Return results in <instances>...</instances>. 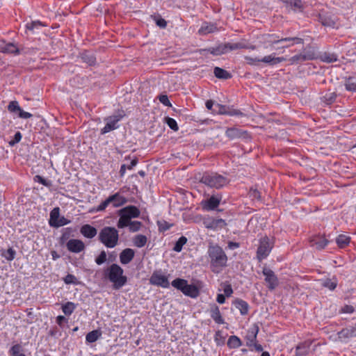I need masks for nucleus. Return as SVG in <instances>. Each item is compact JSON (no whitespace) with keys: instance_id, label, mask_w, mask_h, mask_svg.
I'll list each match as a JSON object with an SVG mask.
<instances>
[{"instance_id":"nucleus-1","label":"nucleus","mask_w":356,"mask_h":356,"mask_svg":"<svg viewBox=\"0 0 356 356\" xmlns=\"http://www.w3.org/2000/svg\"><path fill=\"white\" fill-rule=\"evenodd\" d=\"M208 255L212 271L219 273L223 267L227 266V257L221 247L218 245H211L208 248Z\"/></svg>"},{"instance_id":"nucleus-2","label":"nucleus","mask_w":356,"mask_h":356,"mask_svg":"<svg viewBox=\"0 0 356 356\" xmlns=\"http://www.w3.org/2000/svg\"><path fill=\"white\" fill-rule=\"evenodd\" d=\"M200 175V182L209 188L220 189L229 184L227 177L216 172H204Z\"/></svg>"},{"instance_id":"nucleus-3","label":"nucleus","mask_w":356,"mask_h":356,"mask_svg":"<svg viewBox=\"0 0 356 356\" xmlns=\"http://www.w3.org/2000/svg\"><path fill=\"white\" fill-rule=\"evenodd\" d=\"M105 276L113 284V289H120L127 282L123 269L117 264H113L104 270Z\"/></svg>"},{"instance_id":"nucleus-4","label":"nucleus","mask_w":356,"mask_h":356,"mask_svg":"<svg viewBox=\"0 0 356 356\" xmlns=\"http://www.w3.org/2000/svg\"><path fill=\"white\" fill-rule=\"evenodd\" d=\"M98 238L100 242L106 247L113 248L118 244L119 234L115 228L105 227L99 232Z\"/></svg>"},{"instance_id":"nucleus-5","label":"nucleus","mask_w":356,"mask_h":356,"mask_svg":"<svg viewBox=\"0 0 356 356\" xmlns=\"http://www.w3.org/2000/svg\"><path fill=\"white\" fill-rule=\"evenodd\" d=\"M263 42L265 47L277 44L281 42L293 41V44H303V39L298 37L280 38L276 34H266L262 36Z\"/></svg>"},{"instance_id":"nucleus-6","label":"nucleus","mask_w":356,"mask_h":356,"mask_svg":"<svg viewBox=\"0 0 356 356\" xmlns=\"http://www.w3.org/2000/svg\"><path fill=\"white\" fill-rule=\"evenodd\" d=\"M127 202L126 197L116 193L110 195L107 199L103 201L97 208V211H104L108 205L111 204L113 207H119Z\"/></svg>"},{"instance_id":"nucleus-7","label":"nucleus","mask_w":356,"mask_h":356,"mask_svg":"<svg viewBox=\"0 0 356 356\" xmlns=\"http://www.w3.org/2000/svg\"><path fill=\"white\" fill-rule=\"evenodd\" d=\"M317 58L315 48L309 45L307 46L300 54L295 55L290 58L291 63H300L307 60H312Z\"/></svg>"},{"instance_id":"nucleus-8","label":"nucleus","mask_w":356,"mask_h":356,"mask_svg":"<svg viewBox=\"0 0 356 356\" xmlns=\"http://www.w3.org/2000/svg\"><path fill=\"white\" fill-rule=\"evenodd\" d=\"M124 116V112L123 111H121L106 118L105 120L106 123L104 127L102 129V134H106L117 129L119 127V121H120Z\"/></svg>"},{"instance_id":"nucleus-9","label":"nucleus","mask_w":356,"mask_h":356,"mask_svg":"<svg viewBox=\"0 0 356 356\" xmlns=\"http://www.w3.org/2000/svg\"><path fill=\"white\" fill-rule=\"evenodd\" d=\"M273 248L272 243L270 239L265 236L260 239L259 245L257 251V257L259 261L266 258L270 254Z\"/></svg>"},{"instance_id":"nucleus-10","label":"nucleus","mask_w":356,"mask_h":356,"mask_svg":"<svg viewBox=\"0 0 356 356\" xmlns=\"http://www.w3.org/2000/svg\"><path fill=\"white\" fill-rule=\"evenodd\" d=\"M149 282L153 285L163 288H168L170 286L168 277L160 271L154 272L150 277Z\"/></svg>"},{"instance_id":"nucleus-11","label":"nucleus","mask_w":356,"mask_h":356,"mask_svg":"<svg viewBox=\"0 0 356 356\" xmlns=\"http://www.w3.org/2000/svg\"><path fill=\"white\" fill-rule=\"evenodd\" d=\"M8 110L10 113L17 115L19 118L28 119L32 117V114L29 112L24 111L17 101H12L8 106Z\"/></svg>"},{"instance_id":"nucleus-12","label":"nucleus","mask_w":356,"mask_h":356,"mask_svg":"<svg viewBox=\"0 0 356 356\" xmlns=\"http://www.w3.org/2000/svg\"><path fill=\"white\" fill-rule=\"evenodd\" d=\"M263 274L265 276V281L270 290H273L278 285V279L275 273L269 268H264Z\"/></svg>"},{"instance_id":"nucleus-13","label":"nucleus","mask_w":356,"mask_h":356,"mask_svg":"<svg viewBox=\"0 0 356 356\" xmlns=\"http://www.w3.org/2000/svg\"><path fill=\"white\" fill-rule=\"evenodd\" d=\"M66 247L71 252L79 253L85 249V244L79 239H70L66 243Z\"/></svg>"},{"instance_id":"nucleus-14","label":"nucleus","mask_w":356,"mask_h":356,"mask_svg":"<svg viewBox=\"0 0 356 356\" xmlns=\"http://www.w3.org/2000/svg\"><path fill=\"white\" fill-rule=\"evenodd\" d=\"M310 245L318 250H321L328 244L329 241L323 236H315L310 241Z\"/></svg>"},{"instance_id":"nucleus-15","label":"nucleus","mask_w":356,"mask_h":356,"mask_svg":"<svg viewBox=\"0 0 356 356\" xmlns=\"http://www.w3.org/2000/svg\"><path fill=\"white\" fill-rule=\"evenodd\" d=\"M221 201V196L212 195L205 202H202L203 209L207 211H211L216 209Z\"/></svg>"},{"instance_id":"nucleus-16","label":"nucleus","mask_w":356,"mask_h":356,"mask_svg":"<svg viewBox=\"0 0 356 356\" xmlns=\"http://www.w3.org/2000/svg\"><path fill=\"white\" fill-rule=\"evenodd\" d=\"M204 225L208 229H217L225 227L226 223L221 218H210L204 221Z\"/></svg>"},{"instance_id":"nucleus-17","label":"nucleus","mask_w":356,"mask_h":356,"mask_svg":"<svg viewBox=\"0 0 356 356\" xmlns=\"http://www.w3.org/2000/svg\"><path fill=\"white\" fill-rule=\"evenodd\" d=\"M258 332L259 327L255 324L248 330V334L246 337L247 346L252 347L255 343Z\"/></svg>"},{"instance_id":"nucleus-18","label":"nucleus","mask_w":356,"mask_h":356,"mask_svg":"<svg viewBox=\"0 0 356 356\" xmlns=\"http://www.w3.org/2000/svg\"><path fill=\"white\" fill-rule=\"evenodd\" d=\"M218 30L219 29H218L216 24L204 22L202 23L198 32L200 35H207L209 33L217 32L218 31Z\"/></svg>"},{"instance_id":"nucleus-19","label":"nucleus","mask_w":356,"mask_h":356,"mask_svg":"<svg viewBox=\"0 0 356 356\" xmlns=\"http://www.w3.org/2000/svg\"><path fill=\"white\" fill-rule=\"evenodd\" d=\"M135 252L131 248H126L120 254V261L122 264H127L131 261L134 257Z\"/></svg>"},{"instance_id":"nucleus-20","label":"nucleus","mask_w":356,"mask_h":356,"mask_svg":"<svg viewBox=\"0 0 356 356\" xmlns=\"http://www.w3.org/2000/svg\"><path fill=\"white\" fill-rule=\"evenodd\" d=\"M118 213H124L127 216H129L130 219L133 218H138L140 213L139 209L135 206H127L120 209Z\"/></svg>"},{"instance_id":"nucleus-21","label":"nucleus","mask_w":356,"mask_h":356,"mask_svg":"<svg viewBox=\"0 0 356 356\" xmlns=\"http://www.w3.org/2000/svg\"><path fill=\"white\" fill-rule=\"evenodd\" d=\"M81 233L88 238H92L97 235V230L94 227L90 225H84L81 227Z\"/></svg>"},{"instance_id":"nucleus-22","label":"nucleus","mask_w":356,"mask_h":356,"mask_svg":"<svg viewBox=\"0 0 356 356\" xmlns=\"http://www.w3.org/2000/svg\"><path fill=\"white\" fill-rule=\"evenodd\" d=\"M1 51L5 54H11L14 55H18L20 53L19 48L16 44L12 42L4 44L1 47Z\"/></svg>"},{"instance_id":"nucleus-23","label":"nucleus","mask_w":356,"mask_h":356,"mask_svg":"<svg viewBox=\"0 0 356 356\" xmlns=\"http://www.w3.org/2000/svg\"><path fill=\"white\" fill-rule=\"evenodd\" d=\"M182 293L191 298H196L199 295V290L195 285L188 284L187 282Z\"/></svg>"},{"instance_id":"nucleus-24","label":"nucleus","mask_w":356,"mask_h":356,"mask_svg":"<svg viewBox=\"0 0 356 356\" xmlns=\"http://www.w3.org/2000/svg\"><path fill=\"white\" fill-rule=\"evenodd\" d=\"M284 60L285 58L283 57H275L273 54L266 56L264 58H261V62L268 64L270 65H277L284 61Z\"/></svg>"},{"instance_id":"nucleus-25","label":"nucleus","mask_w":356,"mask_h":356,"mask_svg":"<svg viewBox=\"0 0 356 356\" xmlns=\"http://www.w3.org/2000/svg\"><path fill=\"white\" fill-rule=\"evenodd\" d=\"M211 317L218 324H224L225 321L221 316L218 306L215 305L211 309Z\"/></svg>"},{"instance_id":"nucleus-26","label":"nucleus","mask_w":356,"mask_h":356,"mask_svg":"<svg viewBox=\"0 0 356 356\" xmlns=\"http://www.w3.org/2000/svg\"><path fill=\"white\" fill-rule=\"evenodd\" d=\"M234 305L236 308L240 311L241 315H245L248 314L249 305L245 301L241 299H236L234 302Z\"/></svg>"},{"instance_id":"nucleus-27","label":"nucleus","mask_w":356,"mask_h":356,"mask_svg":"<svg viewBox=\"0 0 356 356\" xmlns=\"http://www.w3.org/2000/svg\"><path fill=\"white\" fill-rule=\"evenodd\" d=\"M202 51H207L214 56H220L227 53L226 47L224 44H220L216 47H209L208 49H203Z\"/></svg>"},{"instance_id":"nucleus-28","label":"nucleus","mask_w":356,"mask_h":356,"mask_svg":"<svg viewBox=\"0 0 356 356\" xmlns=\"http://www.w3.org/2000/svg\"><path fill=\"white\" fill-rule=\"evenodd\" d=\"M310 346H311V342H309V341H305V342L299 344L296 347V354L298 356L306 355L307 354H308V353L309 351Z\"/></svg>"},{"instance_id":"nucleus-29","label":"nucleus","mask_w":356,"mask_h":356,"mask_svg":"<svg viewBox=\"0 0 356 356\" xmlns=\"http://www.w3.org/2000/svg\"><path fill=\"white\" fill-rule=\"evenodd\" d=\"M320 283L322 286L333 291L337 286V280L335 277L332 279H322L320 280Z\"/></svg>"},{"instance_id":"nucleus-30","label":"nucleus","mask_w":356,"mask_h":356,"mask_svg":"<svg viewBox=\"0 0 356 356\" xmlns=\"http://www.w3.org/2000/svg\"><path fill=\"white\" fill-rule=\"evenodd\" d=\"M350 242V237L345 234H340L336 238V243L340 248H344Z\"/></svg>"},{"instance_id":"nucleus-31","label":"nucleus","mask_w":356,"mask_h":356,"mask_svg":"<svg viewBox=\"0 0 356 356\" xmlns=\"http://www.w3.org/2000/svg\"><path fill=\"white\" fill-rule=\"evenodd\" d=\"M213 73L214 75L218 79H228L232 77L229 72L219 67H216L214 68Z\"/></svg>"},{"instance_id":"nucleus-32","label":"nucleus","mask_w":356,"mask_h":356,"mask_svg":"<svg viewBox=\"0 0 356 356\" xmlns=\"http://www.w3.org/2000/svg\"><path fill=\"white\" fill-rule=\"evenodd\" d=\"M242 345L241 339L235 335L230 336L227 340V346L229 348H238Z\"/></svg>"},{"instance_id":"nucleus-33","label":"nucleus","mask_w":356,"mask_h":356,"mask_svg":"<svg viewBox=\"0 0 356 356\" xmlns=\"http://www.w3.org/2000/svg\"><path fill=\"white\" fill-rule=\"evenodd\" d=\"M16 255V251L10 248L8 250H1V256L4 257L7 261H13Z\"/></svg>"},{"instance_id":"nucleus-34","label":"nucleus","mask_w":356,"mask_h":356,"mask_svg":"<svg viewBox=\"0 0 356 356\" xmlns=\"http://www.w3.org/2000/svg\"><path fill=\"white\" fill-rule=\"evenodd\" d=\"M120 219L118 222L117 226L118 228H124L125 227L129 226V223L131 222V219L129 216H127L124 213H120Z\"/></svg>"},{"instance_id":"nucleus-35","label":"nucleus","mask_w":356,"mask_h":356,"mask_svg":"<svg viewBox=\"0 0 356 356\" xmlns=\"http://www.w3.org/2000/svg\"><path fill=\"white\" fill-rule=\"evenodd\" d=\"M147 238L145 235L138 234L134 238V244L137 248H143L145 245Z\"/></svg>"},{"instance_id":"nucleus-36","label":"nucleus","mask_w":356,"mask_h":356,"mask_svg":"<svg viewBox=\"0 0 356 356\" xmlns=\"http://www.w3.org/2000/svg\"><path fill=\"white\" fill-rule=\"evenodd\" d=\"M320 59L323 62H325L327 63H332L336 62L338 60L337 55H335L334 54L327 53V52H325L324 54L321 55Z\"/></svg>"},{"instance_id":"nucleus-37","label":"nucleus","mask_w":356,"mask_h":356,"mask_svg":"<svg viewBox=\"0 0 356 356\" xmlns=\"http://www.w3.org/2000/svg\"><path fill=\"white\" fill-rule=\"evenodd\" d=\"M76 308V305L72 302H67L62 306L63 312L67 315H71Z\"/></svg>"},{"instance_id":"nucleus-38","label":"nucleus","mask_w":356,"mask_h":356,"mask_svg":"<svg viewBox=\"0 0 356 356\" xmlns=\"http://www.w3.org/2000/svg\"><path fill=\"white\" fill-rule=\"evenodd\" d=\"M224 45L226 47L227 52L229 51L236 50L239 49H245L248 48L247 46L241 42H236V43H225Z\"/></svg>"},{"instance_id":"nucleus-39","label":"nucleus","mask_w":356,"mask_h":356,"mask_svg":"<svg viewBox=\"0 0 356 356\" xmlns=\"http://www.w3.org/2000/svg\"><path fill=\"white\" fill-rule=\"evenodd\" d=\"M186 282H187V280H186L181 279V278H177L172 282L171 284L173 287H175V289H177L182 292V291H184V289L185 287V284H186Z\"/></svg>"},{"instance_id":"nucleus-40","label":"nucleus","mask_w":356,"mask_h":356,"mask_svg":"<svg viewBox=\"0 0 356 356\" xmlns=\"http://www.w3.org/2000/svg\"><path fill=\"white\" fill-rule=\"evenodd\" d=\"M216 107L218 108V112L221 114H229L230 115H241V113L239 111L237 110H233L232 111L228 112L227 111V108L225 106L220 105L219 104H217L216 105Z\"/></svg>"},{"instance_id":"nucleus-41","label":"nucleus","mask_w":356,"mask_h":356,"mask_svg":"<svg viewBox=\"0 0 356 356\" xmlns=\"http://www.w3.org/2000/svg\"><path fill=\"white\" fill-rule=\"evenodd\" d=\"M345 88L348 91L355 92L356 91V81L353 78H348L345 82Z\"/></svg>"},{"instance_id":"nucleus-42","label":"nucleus","mask_w":356,"mask_h":356,"mask_svg":"<svg viewBox=\"0 0 356 356\" xmlns=\"http://www.w3.org/2000/svg\"><path fill=\"white\" fill-rule=\"evenodd\" d=\"M187 238L185 236H181L175 243L173 250L179 252L181 251L183 246L186 243Z\"/></svg>"},{"instance_id":"nucleus-43","label":"nucleus","mask_w":356,"mask_h":356,"mask_svg":"<svg viewBox=\"0 0 356 356\" xmlns=\"http://www.w3.org/2000/svg\"><path fill=\"white\" fill-rule=\"evenodd\" d=\"M99 336L100 334L97 330H93L86 334V340L89 343H93L98 339Z\"/></svg>"},{"instance_id":"nucleus-44","label":"nucleus","mask_w":356,"mask_h":356,"mask_svg":"<svg viewBox=\"0 0 356 356\" xmlns=\"http://www.w3.org/2000/svg\"><path fill=\"white\" fill-rule=\"evenodd\" d=\"M41 26H42V24L39 21L32 22L26 24V29L33 33H34L35 30L39 29Z\"/></svg>"},{"instance_id":"nucleus-45","label":"nucleus","mask_w":356,"mask_h":356,"mask_svg":"<svg viewBox=\"0 0 356 356\" xmlns=\"http://www.w3.org/2000/svg\"><path fill=\"white\" fill-rule=\"evenodd\" d=\"M82 60L89 65H93L96 63L95 58L92 55L87 53H84L81 56Z\"/></svg>"},{"instance_id":"nucleus-46","label":"nucleus","mask_w":356,"mask_h":356,"mask_svg":"<svg viewBox=\"0 0 356 356\" xmlns=\"http://www.w3.org/2000/svg\"><path fill=\"white\" fill-rule=\"evenodd\" d=\"M59 219V208H54L50 213V220L49 224L51 226V223L54 224V222H57Z\"/></svg>"},{"instance_id":"nucleus-47","label":"nucleus","mask_w":356,"mask_h":356,"mask_svg":"<svg viewBox=\"0 0 356 356\" xmlns=\"http://www.w3.org/2000/svg\"><path fill=\"white\" fill-rule=\"evenodd\" d=\"M22 347L19 344H15L10 349V353L11 356H23L25 355L21 353Z\"/></svg>"},{"instance_id":"nucleus-48","label":"nucleus","mask_w":356,"mask_h":356,"mask_svg":"<svg viewBox=\"0 0 356 356\" xmlns=\"http://www.w3.org/2000/svg\"><path fill=\"white\" fill-rule=\"evenodd\" d=\"M34 181L35 182H38V183L42 184L44 186H47V187H51L52 185L51 181L47 180L40 175H35L34 177Z\"/></svg>"},{"instance_id":"nucleus-49","label":"nucleus","mask_w":356,"mask_h":356,"mask_svg":"<svg viewBox=\"0 0 356 356\" xmlns=\"http://www.w3.org/2000/svg\"><path fill=\"white\" fill-rule=\"evenodd\" d=\"M165 122L172 130H173L174 131H178L179 127L175 120L167 117L165 118Z\"/></svg>"},{"instance_id":"nucleus-50","label":"nucleus","mask_w":356,"mask_h":356,"mask_svg":"<svg viewBox=\"0 0 356 356\" xmlns=\"http://www.w3.org/2000/svg\"><path fill=\"white\" fill-rule=\"evenodd\" d=\"M106 252L102 250L100 254L95 258V263L100 266L106 261Z\"/></svg>"},{"instance_id":"nucleus-51","label":"nucleus","mask_w":356,"mask_h":356,"mask_svg":"<svg viewBox=\"0 0 356 356\" xmlns=\"http://www.w3.org/2000/svg\"><path fill=\"white\" fill-rule=\"evenodd\" d=\"M338 336H339V338L341 339H346L353 338L351 334H350V330H349L348 327H346V328L343 329L342 330H341L338 333Z\"/></svg>"},{"instance_id":"nucleus-52","label":"nucleus","mask_w":356,"mask_h":356,"mask_svg":"<svg viewBox=\"0 0 356 356\" xmlns=\"http://www.w3.org/2000/svg\"><path fill=\"white\" fill-rule=\"evenodd\" d=\"M141 227V222L139 221H131L129 225V228L131 232H135L140 229Z\"/></svg>"},{"instance_id":"nucleus-53","label":"nucleus","mask_w":356,"mask_h":356,"mask_svg":"<svg viewBox=\"0 0 356 356\" xmlns=\"http://www.w3.org/2000/svg\"><path fill=\"white\" fill-rule=\"evenodd\" d=\"M70 222V221L68 220L67 219H66L65 217H61L60 218L58 219V220L57 222H54V224L51 223V227H61V226L69 224Z\"/></svg>"},{"instance_id":"nucleus-54","label":"nucleus","mask_w":356,"mask_h":356,"mask_svg":"<svg viewBox=\"0 0 356 356\" xmlns=\"http://www.w3.org/2000/svg\"><path fill=\"white\" fill-rule=\"evenodd\" d=\"M245 60L248 64L251 65H257L259 63L261 62L260 58L250 56H245Z\"/></svg>"},{"instance_id":"nucleus-55","label":"nucleus","mask_w":356,"mask_h":356,"mask_svg":"<svg viewBox=\"0 0 356 356\" xmlns=\"http://www.w3.org/2000/svg\"><path fill=\"white\" fill-rule=\"evenodd\" d=\"M159 102L166 106H172V104L166 95H161L159 96Z\"/></svg>"},{"instance_id":"nucleus-56","label":"nucleus","mask_w":356,"mask_h":356,"mask_svg":"<svg viewBox=\"0 0 356 356\" xmlns=\"http://www.w3.org/2000/svg\"><path fill=\"white\" fill-rule=\"evenodd\" d=\"M64 282L67 284H76V277L72 274H68L65 277Z\"/></svg>"},{"instance_id":"nucleus-57","label":"nucleus","mask_w":356,"mask_h":356,"mask_svg":"<svg viewBox=\"0 0 356 356\" xmlns=\"http://www.w3.org/2000/svg\"><path fill=\"white\" fill-rule=\"evenodd\" d=\"M336 97H337V95L334 92H331V93L327 94L324 97L326 103L329 104L333 103L335 101Z\"/></svg>"},{"instance_id":"nucleus-58","label":"nucleus","mask_w":356,"mask_h":356,"mask_svg":"<svg viewBox=\"0 0 356 356\" xmlns=\"http://www.w3.org/2000/svg\"><path fill=\"white\" fill-rule=\"evenodd\" d=\"M156 24L160 28L165 29L167 26V22L161 17H157L155 19Z\"/></svg>"},{"instance_id":"nucleus-59","label":"nucleus","mask_w":356,"mask_h":356,"mask_svg":"<svg viewBox=\"0 0 356 356\" xmlns=\"http://www.w3.org/2000/svg\"><path fill=\"white\" fill-rule=\"evenodd\" d=\"M354 311H355V309L351 305H345L341 309V312L342 313H345V314H352L354 312Z\"/></svg>"},{"instance_id":"nucleus-60","label":"nucleus","mask_w":356,"mask_h":356,"mask_svg":"<svg viewBox=\"0 0 356 356\" xmlns=\"http://www.w3.org/2000/svg\"><path fill=\"white\" fill-rule=\"evenodd\" d=\"M223 291H224V293H225V296H227V297L231 296V295L233 293V290H232V288L231 285L230 284L225 285L224 289H223Z\"/></svg>"},{"instance_id":"nucleus-61","label":"nucleus","mask_w":356,"mask_h":356,"mask_svg":"<svg viewBox=\"0 0 356 356\" xmlns=\"http://www.w3.org/2000/svg\"><path fill=\"white\" fill-rule=\"evenodd\" d=\"M22 139V135H15V137L13 140H10L8 143L10 146H14L15 144L18 143Z\"/></svg>"},{"instance_id":"nucleus-62","label":"nucleus","mask_w":356,"mask_h":356,"mask_svg":"<svg viewBox=\"0 0 356 356\" xmlns=\"http://www.w3.org/2000/svg\"><path fill=\"white\" fill-rule=\"evenodd\" d=\"M289 3L295 8H300L302 7V1L300 0H289Z\"/></svg>"},{"instance_id":"nucleus-63","label":"nucleus","mask_w":356,"mask_h":356,"mask_svg":"<svg viewBox=\"0 0 356 356\" xmlns=\"http://www.w3.org/2000/svg\"><path fill=\"white\" fill-rule=\"evenodd\" d=\"M216 300L220 304H223L225 302V296L223 294H218Z\"/></svg>"},{"instance_id":"nucleus-64","label":"nucleus","mask_w":356,"mask_h":356,"mask_svg":"<svg viewBox=\"0 0 356 356\" xmlns=\"http://www.w3.org/2000/svg\"><path fill=\"white\" fill-rule=\"evenodd\" d=\"M352 337H356V325L355 326L348 327Z\"/></svg>"}]
</instances>
